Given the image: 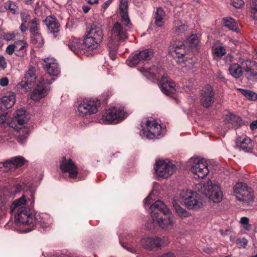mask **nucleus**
Wrapping results in <instances>:
<instances>
[{"label": "nucleus", "mask_w": 257, "mask_h": 257, "mask_svg": "<svg viewBox=\"0 0 257 257\" xmlns=\"http://www.w3.org/2000/svg\"><path fill=\"white\" fill-rule=\"evenodd\" d=\"M34 201V194L31 192L30 197L23 195L15 200L10 206V213L15 215L16 221L29 226L27 232L32 231L37 226L41 228L46 227V224L40 215L37 213L33 215L30 209L26 206L29 204L30 207H33Z\"/></svg>", "instance_id": "f257e3e1"}, {"label": "nucleus", "mask_w": 257, "mask_h": 257, "mask_svg": "<svg viewBox=\"0 0 257 257\" xmlns=\"http://www.w3.org/2000/svg\"><path fill=\"white\" fill-rule=\"evenodd\" d=\"M43 67L47 74L40 77L37 87L33 90L31 95V98L36 101L40 100L47 95L50 90L49 85L55 80L52 76H58L60 72L56 60L52 58H45Z\"/></svg>", "instance_id": "f03ea898"}, {"label": "nucleus", "mask_w": 257, "mask_h": 257, "mask_svg": "<svg viewBox=\"0 0 257 257\" xmlns=\"http://www.w3.org/2000/svg\"><path fill=\"white\" fill-rule=\"evenodd\" d=\"M128 1L119 0V13L121 23L116 22L110 30V36L108 42L120 45L128 39V29L132 27V24L128 14Z\"/></svg>", "instance_id": "7ed1b4c3"}, {"label": "nucleus", "mask_w": 257, "mask_h": 257, "mask_svg": "<svg viewBox=\"0 0 257 257\" xmlns=\"http://www.w3.org/2000/svg\"><path fill=\"white\" fill-rule=\"evenodd\" d=\"M140 71L148 79L154 83L157 82L165 94L172 96L175 93V82L165 75V71L161 67L155 65L151 67L144 66L140 69Z\"/></svg>", "instance_id": "20e7f679"}, {"label": "nucleus", "mask_w": 257, "mask_h": 257, "mask_svg": "<svg viewBox=\"0 0 257 257\" xmlns=\"http://www.w3.org/2000/svg\"><path fill=\"white\" fill-rule=\"evenodd\" d=\"M149 211L154 222L163 229H170L173 225V216L166 205L161 200L152 204Z\"/></svg>", "instance_id": "39448f33"}, {"label": "nucleus", "mask_w": 257, "mask_h": 257, "mask_svg": "<svg viewBox=\"0 0 257 257\" xmlns=\"http://www.w3.org/2000/svg\"><path fill=\"white\" fill-rule=\"evenodd\" d=\"M103 36L101 25L93 23L88 28L86 35L84 37L85 45L88 46L90 50L96 49L102 42Z\"/></svg>", "instance_id": "423d86ee"}, {"label": "nucleus", "mask_w": 257, "mask_h": 257, "mask_svg": "<svg viewBox=\"0 0 257 257\" xmlns=\"http://www.w3.org/2000/svg\"><path fill=\"white\" fill-rule=\"evenodd\" d=\"M27 119L26 111L20 109L17 110L12 120L10 122H7L11 127L14 128L20 133L22 131L23 133H25L23 135H20L17 138L18 142L21 144L24 143L28 136V130L24 126Z\"/></svg>", "instance_id": "0eeeda50"}, {"label": "nucleus", "mask_w": 257, "mask_h": 257, "mask_svg": "<svg viewBox=\"0 0 257 257\" xmlns=\"http://www.w3.org/2000/svg\"><path fill=\"white\" fill-rule=\"evenodd\" d=\"M234 193L238 201H242L245 205H249L254 199L253 194L251 188L247 187L242 182L237 183L233 187Z\"/></svg>", "instance_id": "6e6552de"}, {"label": "nucleus", "mask_w": 257, "mask_h": 257, "mask_svg": "<svg viewBox=\"0 0 257 257\" xmlns=\"http://www.w3.org/2000/svg\"><path fill=\"white\" fill-rule=\"evenodd\" d=\"M180 195L184 205L189 209H198L202 205L196 192L183 190L180 192Z\"/></svg>", "instance_id": "1a4fd4ad"}, {"label": "nucleus", "mask_w": 257, "mask_h": 257, "mask_svg": "<svg viewBox=\"0 0 257 257\" xmlns=\"http://www.w3.org/2000/svg\"><path fill=\"white\" fill-rule=\"evenodd\" d=\"M127 115L123 106H115L106 109L102 114V118L108 123H116L123 120Z\"/></svg>", "instance_id": "9d476101"}, {"label": "nucleus", "mask_w": 257, "mask_h": 257, "mask_svg": "<svg viewBox=\"0 0 257 257\" xmlns=\"http://www.w3.org/2000/svg\"><path fill=\"white\" fill-rule=\"evenodd\" d=\"M141 243L143 247L148 250H157L161 249L162 246L167 245L170 241L166 237H145L142 238Z\"/></svg>", "instance_id": "9b49d317"}, {"label": "nucleus", "mask_w": 257, "mask_h": 257, "mask_svg": "<svg viewBox=\"0 0 257 257\" xmlns=\"http://www.w3.org/2000/svg\"><path fill=\"white\" fill-rule=\"evenodd\" d=\"M37 79L36 68L33 66H30L21 82L18 84V87L24 88L25 91H28V89L35 86V89L37 87L40 78L38 79V82L36 83Z\"/></svg>", "instance_id": "f8f14e48"}, {"label": "nucleus", "mask_w": 257, "mask_h": 257, "mask_svg": "<svg viewBox=\"0 0 257 257\" xmlns=\"http://www.w3.org/2000/svg\"><path fill=\"white\" fill-rule=\"evenodd\" d=\"M100 105V102L97 99H84L78 106L79 114L82 116L95 114Z\"/></svg>", "instance_id": "ddd939ff"}, {"label": "nucleus", "mask_w": 257, "mask_h": 257, "mask_svg": "<svg viewBox=\"0 0 257 257\" xmlns=\"http://www.w3.org/2000/svg\"><path fill=\"white\" fill-rule=\"evenodd\" d=\"M176 169V166L171 162H166L163 160L157 161L154 166L156 175L161 178H168L173 174Z\"/></svg>", "instance_id": "4468645a"}, {"label": "nucleus", "mask_w": 257, "mask_h": 257, "mask_svg": "<svg viewBox=\"0 0 257 257\" xmlns=\"http://www.w3.org/2000/svg\"><path fill=\"white\" fill-rule=\"evenodd\" d=\"M190 170L198 178H204L209 173L208 165L203 159H194Z\"/></svg>", "instance_id": "2eb2a0df"}, {"label": "nucleus", "mask_w": 257, "mask_h": 257, "mask_svg": "<svg viewBox=\"0 0 257 257\" xmlns=\"http://www.w3.org/2000/svg\"><path fill=\"white\" fill-rule=\"evenodd\" d=\"M26 162V160L23 157H14L4 162H0V170L8 172L17 168L21 167Z\"/></svg>", "instance_id": "dca6fc26"}, {"label": "nucleus", "mask_w": 257, "mask_h": 257, "mask_svg": "<svg viewBox=\"0 0 257 257\" xmlns=\"http://www.w3.org/2000/svg\"><path fill=\"white\" fill-rule=\"evenodd\" d=\"M209 185V183L208 182V185L204 189V194L213 202L219 203L222 199V192L218 184L213 183L211 181Z\"/></svg>", "instance_id": "f3484780"}, {"label": "nucleus", "mask_w": 257, "mask_h": 257, "mask_svg": "<svg viewBox=\"0 0 257 257\" xmlns=\"http://www.w3.org/2000/svg\"><path fill=\"white\" fill-rule=\"evenodd\" d=\"M215 92L213 87L209 84L206 85L201 92V104L204 107H210L214 102Z\"/></svg>", "instance_id": "a211bd4d"}, {"label": "nucleus", "mask_w": 257, "mask_h": 257, "mask_svg": "<svg viewBox=\"0 0 257 257\" xmlns=\"http://www.w3.org/2000/svg\"><path fill=\"white\" fill-rule=\"evenodd\" d=\"M153 55L154 51L152 49H146L140 51L126 62L130 66H134L141 62L151 60Z\"/></svg>", "instance_id": "6ab92c4d"}, {"label": "nucleus", "mask_w": 257, "mask_h": 257, "mask_svg": "<svg viewBox=\"0 0 257 257\" xmlns=\"http://www.w3.org/2000/svg\"><path fill=\"white\" fill-rule=\"evenodd\" d=\"M225 124L227 125L229 129H237L243 125H247L248 122L242 120L238 115L232 112H228L224 117Z\"/></svg>", "instance_id": "aec40b11"}, {"label": "nucleus", "mask_w": 257, "mask_h": 257, "mask_svg": "<svg viewBox=\"0 0 257 257\" xmlns=\"http://www.w3.org/2000/svg\"><path fill=\"white\" fill-rule=\"evenodd\" d=\"M60 169L63 172L69 173V176L71 179H75L78 174V168L71 159L67 160L63 157L60 164Z\"/></svg>", "instance_id": "412c9836"}, {"label": "nucleus", "mask_w": 257, "mask_h": 257, "mask_svg": "<svg viewBox=\"0 0 257 257\" xmlns=\"http://www.w3.org/2000/svg\"><path fill=\"white\" fill-rule=\"evenodd\" d=\"M146 126V130H144V134L147 138L153 139L161 134V126L155 121L147 120Z\"/></svg>", "instance_id": "4be33fe9"}, {"label": "nucleus", "mask_w": 257, "mask_h": 257, "mask_svg": "<svg viewBox=\"0 0 257 257\" xmlns=\"http://www.w3.org/2000/svg\"><path fill=\"white\" fill-rule=\"evenodd\" d=\"M242 66L247 79L257 81V63L254 61L245 60L242 61Z\"/></svg>", "instance_id": "5701e85b"}, {"label": "nucleus", "mask_w": 257, "mask_h": 257, "mask_svg": "<svg viewBox=\"0 0 257 257\" xmlns=\"http://www.w3.org/2000/svg\"><path fill=\"white\" fill-rule=\"evenodd\" d=\"M187 49L183 41H175L169 47V52L173 57L183 58L187 53Z\"/></svg>", "instance_id": "b1692460"}, {"label": "nucleus", "mask_w": 257, "mask_h": 257, "mask_svg": "<svg viewBox=\"0 0 257 257\" xmlns=\"http://www.w3.org/2000/svg\"><path fill=\"white\" fill-rule=\"evenodd\" d=\"M68 47L72 51L77 55L79 53H85V51H92L88 46L85 45L84 38L82 43L81 42L79 39L74 38L72 41L69 43Z\"/></svg>", "instance_id": "393cba45"}, {"label": "nucleus", "mask_w": 257, "mask_h": 257, "mask_svg": "<svg viewBox=\"0 0 257 257\" xmlns=\"http://www.w3.org/2000/svg\"><path fill=\"white\" fill-rule=\"evenodd\" d=\"M15 102L16 93L13 92H9L0 98V109L5 110L11 108Z\"/></svg>", "instance_id": "a878e982"}, {"label": "nucleus", "mask_w": 257, "mask_h": 257, "mask_svg": "<svg viewBox=\"0 0 257 257\" xmlns=\"http://www.w3.org/2000/svg\"><path fill=\"white\" fill-rule=\"evenodd\" d=\"M236 147L244 152H251L253 150V143L248 137H239L236 140Z\"/></svg>", "instance_id": "bb28decb"}, {"label": "nucleus", "mask_w": 257, "mask_h": 257, "mask_svg": "<svg viewBox=\"0 0 257 257\" xmlns=\"http://www.w3.org/2000/svg\"><path fill=\"white\" fill-rule=\"evenodd\" d=\"M166 13L161 7L157 8L154 14V24L158 27H162L165 22Z\"/></svg>", "instance_id": "cd10ccee"}, {"label": "nucleus", "mask_w": 257, "mask_h": 257, "mask_svg": "<svg viewBox=\"0 0 257 257\" xmlns=\"http://www.w3.org/2000/svg\"><path fill=\"white\" fill-rule=\"evenodd\" d=\"M45 22L51 33L56 37L57 34L59 32L60 25L55 18L47 17Z\"/></svg>", "instance_id": "c85d7f7f"}, {"label": "nucleus", "mask_w": 257, "mask_h": 257, "mask_svg": "<svg viewBox=\"0 0 257 257\" xmlns=\"http://www.w3.org/2000/svg\"><path fill=\"white\" fill-rule=\"evenodd\" d=\"M188 27L180 20L174 21L173 23V32L176 35H182L187 31Z\"/></svg>", "instance_id": "c756f323"}, {"label": "nucleus", "mask_w": 257, "mask_h": 257, "mask_svg": "<svg viewBox=\"0 0 257 257\" xmlns=\"http://www.w3.org/2000/svg\"><path fill=\"white\" fill-rule=\"evenodd\" d=\"M14 45L16 50L15 54L18 56H24L27 51V47L28 46L27 43L24 41L20 40L15 42Z\"/></svg>", "instance_id": "7c9ffc66"}, {"label": "nucleus", "mask_w": 257, "mask_h": 257, "mask_svg": "<svg viewBox=\"0 0 257 257\" xmlns=\"http://www.w3.org/2000/svg\"><path fill=\"white\" fill-rule=\"evenodd\" d=\"M242 66L241 67L237 63H234L230 65L228 71L232 77L238 78L242 74Z\"/></svg>", "instance_id": "2f4dec72"}, {"label": "nucleus", "mask_w": 257, "mask_h": 257, "mask_svg": "<svg viewBox=\"0 0 257 257\" xmlns=\"http://www.w3.org/2000/svg\"><path fill=\"white\" fill-rule=\"evenodd\" d=\"M222 23L224 27L230 30L237 32L238 26L236 21L231 17H225L222 19Z\"/></svg>", "instance_id": "473e14b6"}, {"label": "nucleus", "mask_w": 257, "mask_h": 257, "mask_svg": "<svg viewBox=\"0 0 257 257\" xmlns=\"http://www.w3.org/2000/svg\"><path fill=\"white\" fill-rule=\"evenodd\" d=\"M226 53V49L223 46H218L212 49V54L214 59L217 60L222 58Z\"/></svg>", "instance_id": "72a5a7b5"}, {"label": "nucleus", "mask_w": 257, "mask_h": 257, "mask_svg": "<svg viewBox=\"0 0 257 257\" xmlns=\"http://www.w3.org/2000/svg\"><path fill=\"white\" fill-rule=\"evenodd\" d=\"M239 91L247 100L252 101L257 100V93L249 89L238 88Z\"/></svg>", "instance_id": "f704fd0d"}, {"label": "nucleus", "mask_w": 257, "mask_h": 257, "mask_svg": "<svg viewBox=\"0 0 257 257\" xmlns=\"http://www.w3.org/2000/svg\"><path fill=\"white\" fill-rule=\"evenodd\" d=\"M172 203L176 213L179 217L181 218H184L189 216V213L185 209L182 208L177 201L174 200L173 201Z\"/></svg>", "instance_id": "c9c22d12"}, {"label": "nucleus", "mask_w": 257, "mask_h": 257, "mask_svg": "<svg viewBox=\"0 0 257 257\" xmlns=\"http://www.w3.org/2000/svg\"><path fill=\"white\" fill-rule=\"evenodd\" d=\"M31 42L33 44L36 45L37 47L41 48L44 44V40L41 34L39 32L31 35Z\"/></svg>", "instance_id": "e433bc0d"}, {"label": "nucleus", "mask_w": 257, "mask_h": 257, "mask_svg": "<svg viewBox=\"0 0 257 257\" xmlns=\"http://www.w3.org/2000/svg\"><path fill=\"white\" fill-rule=\"evenodd\" d=\"M107 46L109 49V57L112 60H114L116 58V54L119 45L108 42Z\"/></svg>", "instance_id": "4c0bfd02"}, {"label": "nucleus", "mask_w": 257, "mask_h": 257, "mask_svg": "<svg viewBox=\"0 0 257 257\" xmlns=\"http://www.w3.org/2000/svg\"><path fill=\"white\" fill-rule=\"evenodd\" d=\"M40 20L37 18H34L31 21V24H29V30L31 35L39 32Z\"/></svg>", "instance_id": "58836bf2"}, {"label": "nucleus", "mask_w": 257, "mask_h": 257, "mask_svg": "<svg viewBox=\"0 0 257 257\" xmlns=\"http://www.w3.org/2000/svg\"><path fill=\"white\" fill-rule=\"evenodd\" d=\"M250 17L254 20L257 21V0H252L249 8Z\"/></svg>", "instance_id": "ea45409f"}, {"label": "nucleus", "mask_w": 257, "mask_h": 257, "mask_svg": "<svg viewBox=\"0 0 257 257\" xmlns=\"http://www.w3.org/2000/svg\"><path fill=\"white\" fill-rule=\"evenodd\" d=\"M190 47H196L199 42V38L196 34H192L188 38Z\"/></svg>", "instance_id": "a19ab883"}, {"label": "nucleus", "mask_w": 257, "mask_h": 257, "mask_svg": "<svg viewBox=\"0 0 257 257\" xmlns=\"http://www.w3.org/2000/svg\"><path fill=\"white\" fill-rule=\"evenodd\" d=\"M5 8L6 10H10L13 14H15L17 7L14 2L9 1L5 3Z\"/></svg>", "instance_id": "79ce46f5"}, {"label": "nucleus", "mask_w": 257, "mask_h": 257, "mask_svg": "<svg viewBox=\"0 0 257 257\" xmlns=\"http://www.w3.org/2000/svg\"><path fill=\"white\" fill-rule=\"evenodd\" d=\"M24 189V186L21 184H15L11 189V193L16 194Z\"/></svg>", "instance_id": "37998d69"}, {"label": "nucleus", "mask_w": 257, "mask_h": 257, "mask_svg": "<svg viewBox=\"0 0 257 257\" xmlns=\"http://www.w3.org/2000/svg\"><path fill=\"white\" fill-rule=\"evenodd\" d=\"M21 18L22 22L23 23L27 24L28 25L31 24L30 16L27 13H22L21 14Z\"/></svg>", "instance_id": "c03bdc74"}, {"label": "nucleus", "mask_w": 257, "mask_h": 257, "mask_svg": "<svg viewBox=\"0 0 257 257\" xmlns=\"http://www.w3.org/2000/svg\"><path fill=\"white\" fill-rule=\"evenodd\" d=\"M231 5L236 9L241 8L244 5L243 0H232Z\"/></svg>", "instance_id": "a18cd8bd"}, {"label": "nucleus", "mask_w": 257, "mask_h": 257, "mask_svg": "<svg viewBox=\"0 0 257 257\" xmlns=\"http://www.w3.org/2000/svg\"><path fill=\"white\" fill-rule=\"evenodd\" d=\"M216 78L220 82H222L224 83L226 82V80L224 76L223 75L222 72L220 71L217 72V73Z\"/></svg>", "instance_id": "49530a36"}, {"label": "nucleus", "mask_w": 257, "mask_h": 257, "mask_svg": "<svg viewBox=\"0 0 257 257\" xmlns=\"http://www.w3.org/2000/svg\"><path fill=\"white\" fill-rule=\"evenodd\" d=\"M15 52H16V50H15V45H14V44H13V45H9L7 49H6V52L9 54V55H12L13 54V53Z\"/></svg>", "instance_id": "de8ad7c7"}, {"label": "nucleus", "mask_w": 257, "mask_h": 257, "mask_svg": "<svg viewBox=\"0 0 257 257\" xmlns=\"http://www.w3.org/2000/svg\"><path fill=\"white\" fill-rule=\"evenodd\" d=\"M7 66V63L5 57L2 55H0V67L3 69H5Z\"/></svg>", "instance_id": "09e8293b"}, {"label": "nucleus", "mask_w": 257, "mask_h": 257, "mask_svg": "<svg viewBox=\"0 0 257 257\" xmlns=\"http://www.w3.org/2000/svg\"><path fill=\"white\" fill-rule=\"evenodd\" d=\"M7 113H0V124H4L6 122L7 120Z\"/></svg>", "instance_id": "8fccbe9b"}, {"label": "nucleus", "mask_w": 257, "mask_h": 257, "mask_svg": "<svg viewBox=\"0 0 257 257\" xmlns=\"http://www.w3.org/2000/svg\"><path fill=\"white\" fill-rule=\"evenodd\" d=\"M233 59V56H232V55L231 54H228L225 56L224 58L225 63L226 64H229L232 61Z\"/></svg>", "instance_id": "3c124183"}, {"label": "nucleus", "mask_w": 257, "mask_h": 257, "mask_svg": "<svg viewBox=\"0 0 257 257\" xmlns=\"http://www.w3.org/2000/svg\"><path fill=\"white\" fill-rule=\"evenodd\" d=\"M9 84V79L7 77H3L0 79V85L2 86H6Z\"/></svg>", "instance_id": "603ef678"}, {"label": "nucleus", "mask_w": 257, "mask_h": 257, "mask_svg": "<svg viewBox=\"0 0 257 257\" xmlns=\"http://www.w3.org/2000/svg\"><path fill=\"white\" fill-rule=\"evenodd\" d=\"M238 243L240 244V246L245 247L247 245L248 241L245 238H242L241 239L237 240Z\"/></svg>", "instance_id": "864d4df0"}, {"label": "nucleus", "mask_w": 257, "mask_h": 257, "mask_svg": "<svg viewBox=\"0 0 257 257\" xmlns=\"http://www.w3.org/2000/svg\"><path fill=\"white\" fill-rule=\"evenodd\" d=\"M4 39L6 40L10 41L13 39L15 37L14 34L8 33L5 34Z\"/></svg>", "instance_id": "5fc2aeb1"}, {"label": "nucleus", "mask_w": 257, "mask_h": 257, "mask_svg": "<svg viewBox=\"0 0 257 257\" xmlns=\"http://www.w3.org/2000/svg\"><path fill=\"white\" fill-rule=\"evenodd\" d=\"M152 200V193H150L149 195L144 200V205L145 206L149 205L151 204V201Z\"/></svg>", "instance_id": "6e6d98bb"}, {"label": "nucleus", "mask_w": 257, "mask_h": 257, "mask_svg": "<svg viewBox=\"0 0 257 257\" xmlns=\"http://www.w3.org/2000/svg\"><path fill=\"white\" fill-rule=\"evenodd\" d=\"M249 219L246 217H241L240 220V223L243 225H247L249 223Z\"/></svg>", "instance_id": "4d7b16f0"}, {"label": "nucleus", "mask_w": 257, "mask_h": 257, "mask_svg": "<svg viewBox=\"0 0 257 257\" xmlns=\"http://www.w3.org/2000/svg\"><path fill=\"white\" fill-rule=\"evenodd\" d=\"M250 128L252 131H254L257 128V120L253 121L249 125Z\"/></svg>", "instance_id": "13d9d810"}, {"label": "nucleus", "mask_w": 257, "mask_h": 257, "mask_svg": "<svg viewBox=\"0 0 257 257\" xmlns=\"http://www.w3.org/2000/svg\"><path fill=\"white\" fill-rule=\"evenodd\" d=\"M113 0H107L106 1L102 6V8L103 10H106L108 6L111 4V3L112 2Z\"/></svg>", "instance_id": "bf43d9fd"}, {"label": "nucleus", "mask_w": 257, "mask_h": 257, "mask_svg": "<svg viewBox=\"0 0 257 257\" xmlns=\"http://www.w3.org/2000/svg\"><path fill=\"white\" fill-rule=\"evenodd\" d=\"M175 254L172 252H167L160 255L159 257H175Z\"/></svg>", "instance_id": "052dcab7"}, {"label": "nucleus", "mask_w": 257, "mask_h": 257, "mask_svg": "<svg viewBox=\"0 0 257 257\" xmlns=\"http://www.w3.org/2000/svg\"><path fill=\"white\" fill-rule=\"evenodd\" d=\"M26 24L22 22V24L20 26V29L23 32H26L28 30V27Z\"/></svg>", "instance_id": "680f3d73"}, {"label": "nucleus", "mask_w": 257, "mask_h": 257, "mask_svg": "<svg viewBox=\"0 0 257 257\" xmlns=\"http://www.w3.org/2000/svg\"><path fill=\"white\" fill-rule=\"evenodd\" d=\"M82 9L83 12L85 14L87 13L90 10V7L87 5H83L82 7Z\"/></svg>", "instance_id": "e2e57ef3"}, {"label": "nucleus", "mask_w": 257, "mask_h": 257, "mask_svg": "<svg viewBox=\"0 0 257 257\" xmlns=\"http://www.w3.org/2000/svg\"><path fill=\"white\" fill-rule=\"evenodd\" d=\"M87 3L91 5H93L94 4H98V0H85Z\"/></svg>", "instance_id": "0e129e2a"}, {"label": "nucleus", "mask_w": 257, "mask_h": 257, "mask_svg": "<svg viewBox=\"0 0 257 257\" xmlns=\"http://www.w3.org/2000/svg\"><path fill=\"white\" fill-rule=\"evenodd\" d=\"M243 228L246 230L249 231L251 229V225L249 223H248L247 225H243Z\"/></svg>", "instance_id": "69168bd1"}, {"label": "nucleus", "mask_w": 257, "mask_h": 257, "mask_svg": "<svg viewBox=\"0 0 257 257\" xmlns=\"http://www.w3.org/2000/svg\"><path fill=\"white\" fill-rule=\"evenodd\" d=\"M127 249L128 250H129L130 252H133V253H135L136 252V248H133V247H131V248H127Z\"/></svg>", "instance_id": "338daca9"}, {"label": "nucleus", "mask_w": 257, "mask_h": 257, "mask_svg": "<svg viewBox=\"0 0 257 257\" xmlns=\"http://www.w3.org/2000/svg\"><path fill=\"white\" fill-rule=\"evenodd\" d=\"M35 0H26V4L27 5H31L34 3Z\"/></svg>", "instance_id": "774afa93"}]
</instances>
